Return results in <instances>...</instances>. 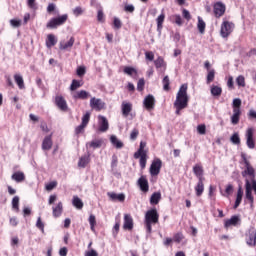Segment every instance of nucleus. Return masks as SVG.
I'll return each instance as SVG.
<instances>
[{"instance_id": "29", "label": "nucleus", "mask_w": 256, "mask_h": 256, "mask_svg": "<svg viewBox=\"0 0 256 256\" xmlns=\"http://www.w3.org/2000/svg\"><path fill=\"white\" fill-rule=\"evenodd\" d=\"M241 117V109H233V115L231 116L232 125H237L239 123V119Z\"/></svg>"}, {"instance_id": "43", "label": "nucleus", "mask_w": 256, "mask_h": 256, "mask_svg": "<svg viewBox=\"0 0 256 256\" xmlns=\"http://www.w3.org/2000/svg\"><path fill=\"white\" fill-rule=\"evenodd\" d=\"M171 19L176 23V25H178L179 27H181V25H183V19L181 18V15L176 14V15H172Z\"/></svg>"}, {"instance_id": "38", "label": "nucleus", "mask_w": 256, "mask_h": 256, "mask_svg": "<svg viewBox=\"0 0 256 256\" xmlns=\"http://www.w3.org/2000/svg\"><path fill=\"white\" fill-rule=\"evenodd\" d=\"M72 205H74L76 209H83V201L78 196H73Z\"/></svg>"}, {"instance_id": "53", "label": "nucleus", "mask_w": 256, "mask_h": 256, "mask_svg": "<svg viewBox=\"0 0 256 256\" xmlns=\"http://www.w3.org/2000/svg\"><path fill=\"white\" fill-rule=\"evenodd\" d=\"M55 187H57V181H52V182L46 184L45 189H46V191H53V189H55Z\"/></svg>"}, {"instance_id": "55", "label": "nucleus", "mask_w": 256, "mask_h": 256, "mask_svg": "<svg viewBox=\"0 0 256 256\" xmlns=\"http://www.w3.org/2000/svg\"><path fill=\"white\" fill-rule=\"evenodd\" d=\"M233 109H241V99L235 98L232 102Z\"/></svg>"}, {"instance_id": "33", "label": "nucleus", "mask_w": 256, "mask_h": 256, "mask_svg": "<svg viewBox=\"0 0 256 256\" xmlns=\"http://www.w3.org/2000/svg\"><path fill=\"white\" fill-rule=\"evenodd\" d=\"M14 81L18 85L19 89H25V81L23 80V76H21V74H15Z\"/></svg>"}, {"instance_id": "23", "label": "nucleus", "mask_w": 256, "mask_h": 256, "mask_svg": "<svg viewBox=\"0 0 256 256\" xmlns=\"http://www.w3.org/2000/svg\"><path fill=\"white\" fill-rule=\"evenodd\" d=\"M89 161H91L90 154L80 157V159L78 161V167L80 169H85V167H87V165H89Z\"/></svg>"}, {"instance_id": "19", "label": "nucleus", "mask_w": 256, "mask_h": 256, "mask_svg": "<svg viewBox=\"0 0 256 256\" xmlns=\"http://www.w3.org/2000/svg\"><path fill=\"white\" fill-rule=\"evenodd\" d=\"M103 140L95 139L86 143V149H101Z\"/></svg>"}, {"instance_id": "14", "label": "nucleus", "mask_w": 256, "mask_h": 256, "mask_svg": "<svg viewBox=\"0 0 256 256\" xmlns=\"http://www.w3.org/2000/svg\"><path fill=\"white\" fill-rule=\"evenodd\" d=\"M215 17H223L225 15V4L218 2L214 5Z\"/></svg>"}, {"instance_id": "5", "label": "nucleus", "mask_w": 256, "mask_h": 256, "mask_svg": "<svg viewBox=\"0 0 256 256\" xmlns=\"http://www.w3.org/2000/svg\"><path fill=\"white\" fill-rule=\"evenodd\" d=\"M68 19L67 14H63L57 18H52L46 25L48 29H57V27L63 25Z\"/></svg>"}, {"instance_id": "34", "label": "nucleus", "mask_w": 256, "mask_h": 256, "mask_svg": "<svg viewBox=\"0 0 256 256\" xmlns=\"http://www.w3.org/2000/svg\"><path fill=\"white\" fill-rule=\"evenodd\" d=\"M110 141L112 145L116 147V149H123V143L121 142V140H119V138H117V136L112 135L110 137Z\"/></svg>"}, {"instance_id": "49", "label": "nucleus", "mask_w": 256, "mask_h": 256, "mask_svg": "<svg viewBox=\"0 0 256 256\" xmlns=\"http://www.w3.org/2000/svg\"><path fill=\"white\" fill-rule=\"evenodd\" d=\"M197 133L199 135H205V133H207V126H205V124H199L197 126Z\"/></svg>"}, {"instance_id": "22", "label": "nucleus", "mask_w": 256, "mask_h": 256, "mask_svg": "<svg viewBox=\"0 0 256 256\" xmlns=\"http://www.w3.org/2000/svg\"><path fill=\"white\" fill-rule=\"evenodd\" d=\"M205 180H198L196 186L194 187L196 197H201L203 192L205 191V184L203 183Z\"/></svg>"}, {"instance_id": "25", "label": "nucleus", "mask_w": 256, "mask_h": 256, "mask_svg": "<svg viewBox=\"0 0 256 256\" xmlns=\"http://www.w3.org/2000/svg\"><path fill=\"white\" fill-rule=\"evenodd\" d=\"M193 173H194V175H196L198 181L205 180V177H203V166L196 164L193 167Z\"/></svg>"}, {"instance_id": "57", "label": "nucleus", "mask_w": 256, "mask_h": 256, "mask_svg": "<svg viewBox=\"0 0 256 256\" xmlns=\"http://www.w3.org/2000/svg\"><path fill=\"white\" fill-rule=\"evenodd\" d=\"M162 83L164 91H169V76H165Z\"/></svg>"}, {"instance_id": "2", "label": "nucleus", "mask_w": 256, "mask_h": 256, "mask_svg": "<svg viewBox=\"0 0 256 256\" xmlns=\"http://www.w3.org/2000/svg\"><path fill=\"white\" fill-rule=\"evenodd\" d=\"M159 223V213L157 209L148 210L145 214V225L147 233H151L152 225Z\"/></svg>"}, {"instance_id": "52", "label": "nucleus", "mask_w": 256, "mask_h": 256, "mask_svg": "<svg viewBox=\"0 0 256 256\" xmlns=\"http://www.w3.org/2000/svg\"><path fill=\"white\" fill-rule=\"evenodd\" d=\"M91 118V114L89 112H87L83 117H82V125H84L85 127H87V125L89 124V119Z\"/></svg>"}, {"instance_id": "47", "label": "nucleus", "mask_w": 256, "mask_h": 256, "mask_svg": "<svg viewBox=\"0 0 256 256\" xmlns=\"http://www.w3.org/2000/svg\"><path fill=\"white\" fill-rule=\"evenodd\" d=\"M81 82L79 80H73L70 86V91H77L81 87Z\"/></svg>"}, {"instance_id": "51", "label": "nucleus", "mask_w": 256, "mask_h": 256, "mask_svg": "<svg viewBox=\"0 0 256 256\" xmlns=\"http://www.w3.org/2000/svg\"><path fill=\"white\" fill-rule=\"evenodd\" d=\"M236 83L238 87H245V77L240 75L236 78Z\"/></svg>"}, {"instance_id": "13", "label": "nucleus", "mask_w": 256, "mask_h": 256, "mask_svg": "<svg viewBox=\"0 0 256 256\" xmlns=\"http://www.w3.org/2000/svg\"><path fill=\"white\" fill-rule=\"evenodd\" d=\"M123 117H129V113L133 111V104L131 102L123 101L121 104Z\"/></svg>"}, {"instance_id": "32", "label": "nucleus", "mask_w": 256, "mask_h": 256, "mask_svg": "<svg viewBox=\"0 0 256 256\" xmlns=\"http://www.w3.org/2000/svg\"><path fill=\"white\" fill-rule=\"evenodd\" d=\"M241 201H243V189L241 187L238 188L236 201L234 204V209H237L241 205Z\"/></svg>"}, {"instance_id": "10", "label": "nucleus", "mask_w": 256, "mask_h": 256, "mask_svg": "<svg viewBox=\"0 0 256 256\" xmlns=\"http://www.w3.org/2000/svg\"><path fill=\"white\" fill-rule=\"evenodd\" d=\"M246 243L250 247H255V244H256V229L255 228L249 229L248 235L246 238Z\"/></svg>"}, {"instance_id": "44", "label": "nucleus", "mask_w": 256, "mask_h": 256, "mask_svg": "<svg viewBox=\"0 0 256 256\" xmlns=\"http://www.w3.org/2000/svg\"><path fill=\"white\" fill-rule=\"evenodd\" d=\"M214 80H215V70H209L207 74L206 83L209 85V83H213Z\"/></svg>"}, {"instance_id": "50", "label": "nucleus", "mask_w": 256, "mask_h": 256, "mask_svg": "<svg viewBox=\"0 0 256 256\" xmlns=\"http://www.w3.org/2000/svg\"><path fill=\"white\" fill-rule=\"evenodd\" d=\"M246 165V169L244 171V173H247V175H250V177H253V175H255V169H253L251 167V164H245Z\"/></svg>"}, {"instance_id": "8", "label": "nucleus", "mask_w": 256, "mask_h": 256, "mask_svg": "<svg viewBox=\"0 0 256 256\" xmlns=\"http://www.w3.org/2000/svg\"><path fill=\"white\" fill-rule=\"evenodd\" d=\"M90 107L94 109V111H101L105 108V102L99 98L93 97L90 99Z\"/></svg>"}, {"instance_id": "63", "label": "nucleus", "mask_w": 256, "mask_h": 256, "mask_svg": "<svg viewBox=\"0 0 256 256\" xmlns=\"http://www.w3.org/2000/svg\"><path fill=\"white\" fill-rule=\"evenodd\" d=\"M173 241H175V243H181L183 241V235L181 233H177L174 235Z\"/></svg>"}, {"instance_id": "59", "label": "nucleus", "mask_w": 256, "mask_h": 256, "mask_svg": "<svg viewBox=\"0 0 256 256\" xmlns=\"http://www.w3.org/2000/svg\"><path fill=\"white\" fill-rule=\"evenodd\" d=\"M137 137H139V130L133 129L130 134L131 141H135V139H137Z\"/></svg>"}, {"instance_id": "35", "label": "nucleus", "mask_w": 256, "mask_h": 256, "mask_svg": "<svg viewBox=\"0 0 256 256\" xmlns=\"http://www.w3.org/2000/svg\"><path fill=\"white\" fill-rule=\"evenodd\" d=\"M161 201V192H155L150 198L151 205H157Z\"/></svg>"}, {"instance_id": "58", "label": "nucleus", "mask_w": 256, "mask_h": 256, "mask_svg": "<svg viewBox=\"0 0 256 256\" xmlns=\"http://www.w3.org/2000/svg\"><path fill=\"white\" fill-rule=\"evenodd\" d=\"M144 87H145V79L141 78L137 83V90L143 91Z\"/></svg>"}, {"instance_id": "20", "label": "nucleus", "mask_w": 256, "mask_h": 256, "mask_svg": "<svg viewBox=\"0 0 256 256\" xmlns=\"http://www.w3.org/2000/svg\"><path fill=\"white\" fill-rule=\"evenodd\" d=\"M73 99H89L91 97V94L85 90H80L72 94Z\"/></svg>"}, {"instance_id": "6", "label": "nucleus", "mask_w": 256, "mask_h": 256, "mask_svg": "<svg viewBox=\"0 0 256 256\" xmlns=\"http://www.w3.org/2000/svg\"><path fill=\"white\" fill-rule=\"evenodd\" d=\"M255 133V129L253 128H248L246 130V145L248 147V149H255V139L253 138V135Z\"/></svg>"}, {"instance_id": "41", "label": "nucleus", "mask_w": 256, "mask_h": 256, "mask_svg": "<svg viewBox=\"0 0 256 256\" xmlns=\"http://www.w3.org/2000/svg\"><path fill=\"white\" fill-rule=\"evenodd\" d=\"M90 223V229L91 231H95V225H97V219L95 218V215L91 214L88 219Z\"/></svg>"}, {"instance_id": "3", "label": "nucleus", "mask_w": 256, "mask_h": 256, "mask_svg": "<svg viewBox=\"0 0 256 256\" xmlns=\"http://www.w3.org/2000/svg\"><path fill=\"white\" fill-rule=\"evenodd\" d=\"M253 191L256 195V180L252 179L251 183L248 179L245 180V199L253 206L255 199L253 198Z\"/></svg>"}, {"instance_id": "12", "label": "nucleus", "mask_w": 256, "mask_h": 256, "mask_svg": "<svg viewBox=\"0 0 256 256\" xmlns=\"http://www.w3.org/2000/svg\"><path fill=\"white\" fill-rule=\"evenodd\" d=\"M143 105L147 111L155 108V97L153 95H148L144 98Z\"/></svg>"}, {"instance_id": "30", "label": "nucleus", "mask_w": 256, "mask_h": 256, "mask_svg": "<svg viewBox=\"0 0 256 256\" xmlns=\"http://www.w3.org/2000/svg\"><path fill=\"white\" fill-rule=\"evenodd\" d=\"M56 105L59 107V109H61V111H67V102L65 99H63V97H56Z\"/></svg>"}, {"instance_id": "21", "label": "nucleus", "mask_w": 256, "mask_h": 256, "mask_svg": "<svg viewBox=\"0 0 256 256\" xmlns=\"http://www.w3.org/2000/svg\"><path fill=\"white\" fill-rule=\"evenodd\" d=\"M156 69H159V71H165L167 69V63L163 59V57L159 56L155 61H154Z\"/></svg>"}, {"instance_id": "15", "label": "nucleus", "mask_w": 256, "mask_h": 256, "mask_svg": "<svg viewBox=\"0 0 256 256\" xmlns=\"http://www.w3.org/2000/svg\"><path fill=\"white\" fill-rule=\"evenodd\" d=\"M239 223H241V218H239V216H232L230 219L225 221L224 227L229 229V227H235Z\"/></svg>"}, {"instance_id": "60", "label": "nucleus", "mask_w": 256, "mask_h": 256, "mask_svg": "<svg viewBox=\"0 0 256 256\" xmlns=\"http://www.w3.org/2000/svg\"><path fill=\"white\" fill-rule=\"evenodd\" d=\"M85 73H86L85 66H79L77 68L78 77H83V75H85Z\"/></svg>"}, {"instance_id": "16", "label": "nucleus", "mask_w": 256, "mask_h": 256, "mask_svg": "<svg viewBox=\"0 0 256 256\" xmlns=\"http://www.w3.org/2000/svg\"><path fill=\"white\" fill-rule=\"evenodd\" d=\"M123 229L126 231H131V229H133V217H131L129 214L124 215Z\"/></svg>"}, {"instance_id": "36", "label": "nucleus", "mask_w": 256, "mask_h": 256, "mask_svg": "<svg viewBox=\"0 0 256 256\" xmlns=\"http://www.w3.org/2000/svg\"><path fill=\"white\" fill-rule=\"evenodd\" d=\"M197 27H198L199 33L203 35V33H205L206 24H205V21H203V18H201V16H198Z\"/></svg>"}, {"instance_id": "40", "label": "nucleus", "mask_w": 256, "mask_h": 256, "mask_svg": "<svg viewBox=\"0 0 256 256\" xmlns=\"http://www.w3.org/2000/svg\"><path fill=\"white\" fill-rule=\"evenodd\" d=\"M233 145H241V138H239V133H234L230 138Z\"/></svg>"}, {"instance_id": "62", "label": "nucleus", "mask_w": 256, "mask_h": 256, "mask_svg": "<svg viewBox=\"0 0 256 256\" xmlns=\"http://www.w3.org/2000/svg\"><path fill=\"white\" fill-rule=\"evenodd\" d=\"M182 15L186 21H191V13L187 9L182 10Z\"/></svg>"}, {"instance_id": "28", "label": "nucleus", "mask_w": 256, "mask_h": 256, "mask_svg": "<svg viewBox=\"0 0 256 256\" xmlns=\"http://www.w3.org/2000/svg\"><path fill=\"white\" fill-rule=\"evenodd\" d=\"M57 45V37L53 34H49L46 39V47L51 49V47H55Z\"/></svg>"}, {"instance_id": "18", "label": "nucleus", "mask_w": 256, "mask_h": 256, "mask_svg": "<svg viewBox=\"0 0 256 256\" xmlns=\"http://www.w3.org/2000/svg\"><path fill=\"white\" fill-rule=\"evenodd\" d=\"M51 147H53V140L51 139V135H48L42 141V150L50 151Z\"/></svg>"}, {"instance_id": "7", "label": "nucleus", "mask_w": 256, "mask_h": 256, "mask_svg": "<svg viewBox=\"0 0 256 256\" xmlns=\"http://www.w3.org/2000/svg\"><path fill=\"white\" fill-rule=\"evenodd\" d=\"M98 131H100V133H106V131H109V121L105 116H98Z\"/></svg>"}, {"instance_id": "27", "label": "nucleus", "mask_w": 256, "mask_h": 256, "mask_svg": "<svg viewBox=\"0 0 256 256\" xmlns=\"http://www.w3.org/2000/svg\"><path fill=\"white\" fill-rule=\"evenodd\" d=\"M63 213V203L59 202L56 206L52 207L53 217H61Z\"/></svg>"}, {"instance_id": "45", "label": "nucleus", "mask_w": 256, "mask_h": 256, "mask_svg": "<svg viewBox=\"0 0 256 256\" xmlns=\"http://www.w3.org/2000/svg\"><path fill=\"white\" fill-rule=\"evenodd\" d=\"M157 21V27L158 29H163V22L165 21V14H160L158 18L156 19Z\"/></svg>"}, {"instance_id": "1", "label": "nucleus", "mask_w": 256, "mask_h": 256, "mask_svg": "<svg viewBox=\"0 0 256 256\" xmlns=\"http://www.w3.org/2000/svg\"><path fill=\"white\" fill-rule=\"evenodd\" d=\"M188 86L187 84H182L179 88V91L176 95V100L174 105H177L178 108H187L189 105V95L187 94Z\"/></svg>"}, {"instance_id": "26", "label": "nucleus", "mask_w": 256, "mask_h": 256, "mask_svg": "<svg viewBox=\"0 0 256 256\" xmlns=\"http://www.w3.org/2000/svg\"><path fill=\"white\" fill-rule=\"evenodd\" d=\"M11 179L16 183H23V181L25 180V173L21 171L14 172L11 176Z\"/></svg>"}, {"instance_id": "37", "label": "nucleus", "mask_w": 256, "mask_h": 256, "mask_svg": "<svg viewBox=\"0 0 256 256\" xmlns=\"http://www.w3.org/2000/svg\"><path fill=\"white\" fill-rule=\"evenodd\" d=\"M221 93H223V89H221V87L215 85L211 87V95H213V97H220Z\"/></svg>"}, {"instance_id": "4", "label": "nucleus", "mask_w": 256, "mask_h": 256, "mask_svg": "<svg viewBox=\"0 0 256 256\" xmlns=\"http://www.w3.org/2000/svg\"><path fill=\"white\" fill-rule=\"evenodd\" d=\"M235 29V24L227 20L223 21L221 24L220 35L223 39H227L233 30Z\"/></svg>"}, {"instance_id": "64", "label": "nucleus", "mask_w": 256, "mask_h": 256, "mask_svg": "<svg viewBox=\"0 0 256 256\" xmlns=\"http://www.w3.org/2000/svg\"><path fill=\"white\" fill-rule=\"evenodd\" d=\"M85 256H99V254L97 253V251L92 249V250L87 251Z\"/></svg>"}, {"instance_id": "11", "label": "nucleus", "mask_w": 256, "mask_h": 256, "mask_svg": "<svg viewBox=\"0 0 256 256\" xmlns=\"http://www.w3.org/2000/svg\"><path fill=\"white\" fill-rule=\"evenodd\" d=\"M162 162L160 159H155L150 166V174L155 176L161 172Z\"/></svg>"}, {"instance_id": "56", "label": "nucleus", "mask_w": 256, "mask_h": 256, "mask_svg": "<svg viewBox=\"0 0 256 256\" xmlns=\"http://www.w3.org/2000/svg\"><path fill=\"white\" fill-rule=\"evenodd\" d=\"M22 21L21 19H11L10 20V25L11 27L17 28L21 25Z\"/></svg>"}, {"instance_id": "31", "label": "nucleus", "mask_w": 256, "mask_h": 256, "mask_svg": "<svg viewBox=\"0 0 256 256\" xmlns=\"http://www.w3.org/2000/svg\"><path fill=\"white\" fill-rule=\"evenodd\" d=\"M146 143L145 142H140V148L137 152H135L134 154V159H139V157H141V155H147V151H145V147H146Z\"/></svg>"}, {"instance_id": "54", "label": "nucleus", "mask_w": 256, "mask_h": 256, "mask_svg": "<svg viewBox=\"0 0 256 256\" xmlns=\"http://www.w3.org/2000/svg\"><path fill=\"white\" fill-rule=\"evenodd\" d=\"M233 193V185L228 184L225 189V194H222L224 197H229Z\"/></svg>"}, {"instance_id": "24", "label": "nucleus", "mask_w": 256, "mask_h": 256, "mask_svg": "<svg viewBox=\"0 0 256 256\" xmlns=\"http://www.w3.org/2000/svg\"><path fill=\"white\" fill-rule=\"evenodd\" d=\"M108 197L111 199V201H120V203H123L125 201V194H117L115 192H108Z\"/></svg>"}, {"instance_id": "42", "label": "nucleus", "mask_w": 256, "mask_h": 256, "mask_svg": "<svg viewBox=\"0 0 256 256\" xmlns=\"http://www.w3.org/2000/svg\"><path fill=\"white\" fill-rule=\"evenodd\" d=\"M19 196H14L12 199V209H14V211L19 212Z\"/></svg>"}, {"instance_id": "9", "label": "nucleus", "mask_w": 256, "mask_h": 256, "mask_svg": "<svg viewBox=\"0 0 256 256\" xmlns=\"http://www.w3.org/2000/svg\"><path fill=\"white\" fill-rule=\"evenodd\" d=\"M73 45H75V38L71 37L68 41H60L59 49L61 51H71Z\"/></svg>"}, {"instance_id": "48", "label": "nucleus", "mask_w": 256, "mask_h": 256, "mask_svg": "<svg viewBox=\"0 0 256 256\" xmlns=\"http://www.w3.org/2000/svg\"><path fill=\"white\" fill-rule=\"evenodd\" d=\"M37 229H40L42 233H45V223L41 220V217H38L36 222Z\"/></svg>"}, {"instance_id": "39", "label": "nucleus", "mask_w": 256, "mask_h": 256, "mask_svg": "<svg viewBox=\"0 0 256 256\" xmlns=\"http://www.w3.org/2000/svg\"><path fill=\"white\" fill-rule=\"evenodd\" d=\"M124 73L130 77H137V70L133 67H125Z\"/></svg>"}, {"instance_id": "17", "label": "nucleus", "mask_w": 256, "mask_h": 256, "mask_svg": "<svg viewBox=\"0 0 256 256\" xmlns=\"http://www.w3.org/2000/svg\"><path fill=\"white\" fill-rule=\"evenodd\" d=\"M138 185L144 193H147L149 191V181H147V178L145 176H141L138 180Z\"/></svg>"}, {"instance_id": "61", "label": "nucleus", "mask_w": 256, "mask_h": 256, "mask_svg": "<svg viewBox=\"0 0 256 256\" xmlns=\"http://www.w3.org/2000/svg\"><path fill=\"white\" fill-rule=\"evenodd\" d=\"M73 14L75 15V17H79V15H83V8H81L79 6L74 8Z\"/></svg>"}, {"instance_id": "46", "label": "nucleus", "mask_w": 256, "mask_h": 256, "mask_svg": "<svg viewBox=\"0 0 256 256\" xmlns=\"http://www.w3.org/2000/svg\"><path fill=\"white\" fill-rule=\"evenodd\" d=\"M140 167L141 169H145L147 165V154H140Z\"/></svg>"}]
</instances>
